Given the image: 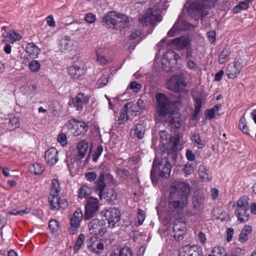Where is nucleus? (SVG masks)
Instances as JSON below:
<instances>
[{"mask_svg":"<svg viewBox=\"0 0 256 256\" xmlns=\"http://www.w3.org/2000/svg\"><path fill=\"white\" fill-rule=\"evenodd\" d=\"M100 172L98 179L97 180V190L100 191L98 196L100 200L104 199L106 202H110L117 198V192L113 188L108 189L106 192H103L106 184H113L114 178L110 173V169L106 162L102 163L99 166Z\"/></svg>","mask_w":256,"mask_h":256,"instance_id":"nucleus-3","label":"nucleus"},{"mask_svg":"<svg viewBox=\"0 0 256 256\" xmlns=\"http://www.w3.org/2000/svg\"><path fill=\"white\" fill-rule=\"evenodd\" d=\"M138 222L139 224H142L145 219V212L143 210L141 209H138Z\"/></svg>","mask_w":256,"mask_h":256,"instance_id":"nucleus-54","label":"nucleus"},{"mask_svg":"<svg viewBox=\"0 0 256 256\" xmlns=\"http://www.w3.org/2000/svg\"><path fill=\"white\" fill-rule=\"evenodd\" d=\"M78 160L74 156V158H68L65 161L67 163V166L70 172H72L76 167V161Z\"/></svg>","mask_w":256,"mask_h":256,"instance_id":"nucleus-41","label":"nucleus"},{"mask_svg":"<svg viewBox=\"0 0 256 256\" xmlns=\"http://www.w3.org/2000/svg\"><path fill=\"white\" fill-rule=\"evenodd\" d=\"M30 70L33 72H36L40 68V63L36 60H32L28 64Z\"/></svg>","mask_w":256,"mask_h":256,"instance_id":"nucleus-43","label":"nucleus"},{"mask_svg":"<svg viewBox=\"0 0 256 256\" xmlns=\"http://www.w3.org/2000/svg\"><path fill=\"white\" fill-rule=\"evenodd\" d=\"M179 256H202V252L196 246L186 245L182 248Z\"/></svg>","mask_w":256,"mask_h":256,"instance_id":"nucleus-19","label":"nucleus"},{"mask_svg":"<svg viewBox=\"0 0 256 256\" xmlns=\"http://www.w3.org/2000/svg\"><path fill=\"white\" fill-rule=\"evenodd\" d=\"M106 221H104V218L102 219L101 220H98V221L97 222V226H100V228L98 229L99 234L102 235L106 231Z\"/></svg>","mask_w":256,"mask_h":256,"instance_id":"nucleus-48","label":"nucleus"},{"mask_svg":"<svg viewBox=\"0 0 256 256\" xmlns=\"http://www.w3.org/2000/svg\"><path fill=\"white\" fill-rule=\"evenodd\" d=\"M249 208V206L246 198L242 196L240 198L237 202V206L236 209Z\"/></svg>","mask_w":256,"mask_h":256,"instance_id":"nucleus-40","label":"nucleus"},{"mask_svg":"<svg viewBox=\"0 0 256 256\" xmlns=\"http://www.w3.org/2000/svg\"><path fill=\"white\" fill-rule=\"evenodd\" d=\"M193 28V26L187 22L178 18L175 22L172 28L168 31V34L172 37L180 31L190 30Z\"/></svg>","mask_w":256,"mask_h":256,"instance_id":"nucleus-13","label":"nucleus"},{"mask_svg":"<svg viewBox=\"0 0 256 256\" xmlns=\"http://www.w3.org/2000/svg\"><path fill=\"white\" fill-rule=\"evenodd\" d=\"M239 128L245 134H249L248 128V127L246 118L244 116H242L238 124Z\"/></svg>","mask_w":256,"mask_h":256,"instance_id":"nucleus-42","label":"nucleus"},{"mask_svg":"<svg viewBox=\"0 0 256 256\" xmlns=\"http://www.w3.org/2000/svg\"><path fill=\"white\" fill-rule=\"evenodd\" d=\"M96 212V198L90 197L85 206L84 218L90 219Z\"/></svg>","mask_w":256,"mask_h":256,"instance_id":"nucleus-21","label":"nucleus"},{"mask_svg":"<svg viewBox=\"0 0 256 256\" xmlns=\"http://www.w3.org/2000/svg\"><path fill=\"white\" fill-rule=\"evenodd\" d=\"M111 256H133V254L130 248L125 246L120 250L118 254L112 253Z\"/></svg>","mask_w":256,"mask_h":256,"instance_id":"nucleus-33","label":"nucleus"},{"mask_svg":"<svg viewBox=\"0 0 256 256\" xmlns=\"http://www.w3.org/2000/svg\"><path fill=\"white\" fill-rule=\"evenodd\" d=\"M88 148V145L84 140L79 142L76 149L73 150V155L78 160L82 159L85 156Z\"/></svg>","mask_w":256,"mask_h":256,"instance_id":"nucleus-23","label":"nucleus"},{"mask_svg":"<svg viewBox=\"0 0 256 256\" xmlns=\"http://www.w3.org/2000/svg\"><path fill=\"white\" fill-rule=\"evenodd\" d=\"M118 172L120 176L124 180L128 179L130 176L128 170L124 168H118Z\"/></svg>","mask_w":256,"mask_h":256,"instance_id":"nucleus-51","label":"nucleus"},{"mask_svg":"<svg viewBox=\"0 0 256 256\" xmlns=\"http://www.w3.org/2000/svg\"><path fill=\"white\" fill-rule=\"evenodd\" d=\"M84 239L85 236L84 234H81L79 235L74 248V250L75 252H78L80 250L84 241Z\"/></svg>","mask_w":256,"mask_h":256,"instance_id":"nucleus-37","label":"nucleus"},{"mask_svg":"<svg viewBox=\"0 0 256 256\" xmlns=\"http://www.w3.org/2000/svg\"><path fill=\"white\" fill-rule=\"evenodd\" d=\"M208 169L204 165H200L198 168L199 174L202 179L208 178Z\"/></svg>","mask_w":256,"mask_h":256,"instance_id":"nucleus-46","label":"nucleus"},{"mask_svg":"<svg viewBox=\"0 0 256 256\" xmlns=\"http://www.w3.org/2000/svg\"><path fill=\"white\" fill-rule=\"evenodd\" d=\"M8 125L10 128H12V126H14L15 128L18 127L19 126V121L18 118H14L9 120Z\"/></svg>","mask_w":256,"mask_h":256,"instance_id":"nucleus-58","label":"nucleus"},{"mask_svg":"<svg viewBox=\"0 0 256 256\" xmlns=\"http://www.w3.org/2000/svg\"><path fill=\"white\" fill-rule=\"evenodd\" d=\"M128 118L127 112L122 111L120 112V116L118 119V124H123Z\"/></svg>","mask_w":256,"mask_h":256,"instance_id":"nucleus-52","label":"nucleus"},{"mask_svg":"<svg viewBox=\"0 0 256 256\" xmlns=\"http://www.w3.org/2000/svg\"><path fill=\"white\" fill-rule=\"evenodd\" d=\"M97 62L100 64H106L108 62V60L104 56L97 54Z\"/></svg>","mask_w":256,"mask_h":256,"instance_id":"nucleus-63","label":"nucleus"},{"mask_svg":"<svg viewBox=\"0 0 256 256\" xmlns=\"http://www.w3.org/2000/svg\"><path fill=\"white\" fill-rule=\"evenodd\" d=\"M172 166L168 158L160 157L156 155L154 158L152 170L150 171V178L152 183H154L157 180V174L162 178H168L170 176L171 172Z\"/></svg>","mask_w":256,"mask_h":256,"instance_id":"nucleus-5","label":"nucleus"},{"mask_svg":"<svg viewBox=\"0 0 256 256\" xmlns=\"http://www.w3.org/2000/svg\"><path fill=\"white\" fill-rule=\"evenodd\" d=\"M155 114L160 118H166L172 130L176 131L181 126L180 114L174 110L172 102L166 94L158 92L156 95Z\"/></svg>","mask_w":256,"mask_h":256,"instance_id":"nucleus-2","label":"nucleus"},{"mask_svg":"<svg viewBox=\"0 0 256 256\" xmlns=\"http://www.w3.org/2000/svg\"><path fill=\"white\" fill-rule=\"evenodd\" d=\"M58 222L56 220H52L48 222V227L52 233H54L58 230Z\"/></svg>","mask_w":256,"mask_h":256,"instance_id":"nucleus-47","label":"nucleus"},{"mask_svg":"<svg viewBox=\"0 0 256 256\" xmlns=\"http://www.w3.org/2000/svg\"><path fill=\"white\" fill-rule=\"evenodd\" d=\"M96 223V220H92L88 224L90 234L92 235L88 238L86 241L88 250L94 253L96 252L95 242H96V228L94 225Z\"/></svg>","mask_w":256,"mask_h":256,"instance_id":"nucleus-17","label":"nucleus"},{"mask_svg":"<svg viewBox=\"0 0 256 256\" xmlns=\"http://www.w3.org/2000/svg\"><path fill=\"white\" fill-rule=\"evenodd\" d=\"M129 18L126 15L123 14L122 16V20L120 21L118 25H117V28L121 30L123 28H128L130 24Z\"/></svg>","mask_w":256,"mask_h":256,"instance_id":"nucleus-34","label":"nucleus"},{"mask_svg":"<svg viewBox=\"0 0 256 256\" xmlns=\"http://www.w3.org/2000/svg\"><path fill=\"white\" fill-rule=\"evenodd\" d=\"M180 58V56L174 52L168 51L163 56L161 64L162 69L166 72L172 71L173 67L176 64L178 60Z\"/></svg>","mask_w":256,"mask_h":256,"instance_id":"nucleus-8","label":"nucleus"},{"mask_svg":"<svg viewBox=\"0 0 256 256\" xmlns=\"http://www.w3.org/2000/svg\"><path fill=\"white\" fill-rule=\"evenodd\" d=\"M190 192V184L183 181L172 182L170 189L168 206L167 212L172 216L181 215L188 203Z\"/></svg>","mask_w":256,"mask_h":256,"instance_id":"nucleus-1","label":"nucleus"},{"mask_svg":"<svg viewBox=\"0 0 256 256\" xmlns=\"http://www.w3.org/2000/svg\"><path fill=\"white\" fill-rule=\"evenodd\" d=\"M118 12L114 11L109 12L103 18V22L110 27H115L116 20Z\"/></svg>","mask_w":256,"mask_h":256,"instance_id":"nucleus-24","label":"nucleus"},{"mask_svg":"<svg viewBox=\"0 0 256 256\" xmlns=\"http://www.w3.org/2000/svg\"><path fill=\"white\" fill-rule=\"evenodd\" d=\"M44 170V168L38 163H34L30 167V172L35 174H40Z\"/></svg>","mask_w":256,"mask_h":256,"instance_id":"nucleus-32","label":"nucleus"},{"mask_svg":"<svg viewBox=\"0 0 256 256\" xmlns=\"http://www.w3.org/2000/svg\"><path fill=\"white\" fill-rule=\"evenodd\" d=\"M135 106L132 102H128L124 104L123 107L124 112H126L128 110H130L132 112H135Z\"/></svg>","mask_w":256,"mask_h":256,"instance_id":"nucleus-55","label":"nucleus"},{"mask_svg":"<svg viewBox=\"0 0 256 256\" xmlns=\"http://www.w3.org/2000/svg\"><path fill=\"white\" fill-rule=\"evenodd\" d=\"M196 164H194L193 162H188L185 165L184 168V172L186 176L193 172L194 168L196 167Z\"/></svg>","mask_w":256,"mask_h":256,"instance_id":"nucleus-44","label":"nucleus"},{"mask_svg":"<svg viewBox=\"0 0 256 256\" xmlns=\"http://www.w3.org/2000/svg\"><path fill=\"white\" fill-rule=\"evenodd\" d=\"M186 86L184 76L178 74L172 76L166 83V88L174 92L184 91Z\"/></svg>","mask_w":256,"mask_h":256,"instance_id":"nucleus-7","label":"nucleus"},{"mask_svg":"<svg viewBox=\"0 0 256 256\" xmlns=\"http://www.w3.org/2000/svg\"><path fill=\"white\" fill-rule=\"evenodd\" d=\"M51 188L50 194H57L60 191L59 182L56 180H53L51 184Z\"/></svg>","mask_w":256,"mask_h":256,"instance_id":"nucleus-39","label":"nucleus"},{"mask_svg":"<svg viewBox=\"0 0 256 256\" xmlns=\"http://www.w3.org/2000/svg\"><path fill=\"white\" fill-rule=\"evenodd\" d=\"M144 101L142 99H138L137 101V106L139 107V110H135V115L138 114H140L142 112L144 111V110L145 109L144 106Z\"/></svg>","mask_w":256,"mask_h":256,"instance_id":"nucleus-53","label":"nucleus"},{"mask_svg":"<svg viewBox=\"0 0 256 256\" xmlns=\"http://www.w3.org/2000/svg\"><path fill=\"white\" fill-rule=\"evenodd\" d=\"M67 126L68 129L72 130V132L75 136L84 134L88 128V124L85 122L78 120L74 118L68 120Z\"/></svg>","mask_w":256,"mask_h":256,"instance_id":"nucleus-11","label":"nucleus"},{"mask_svg":"<svg viewBox=\"0 0 256 256\" xmlns=\"http://www.w3.org/2000/svg\"><path fill=\"white\" fill-rule=\"evenodd\" d=\"M171 42L180 50L186 48L190 44L188 38L184 36L172 40Z\"/></svg>","mask_w":256,"mask_h":256,"instance_id":"nucleus-26","label":"nucleus"},{"mask_svg":"<svg viewBox=\"0 0 256 256\" xmlns=\"http://www.w3.org/2000/svg\"><path fill=\"white\" fill-rule=\"evenodd\" d=\"M86 180L90 182H93L96 178V174L94 172H88L85 174Z\"/></svg>","mask_w":256,"mask_h":256,"instance_id":"nucleus-59","label":"nucleus"},{"mask_svg":"<svg viewBox=\"0 0 256 256\" xmlns=\"http://www.w3.org/2000/svg\"><path fill=\"white\" fill-rule=\"evenodd\" d=\"M58 45L62 52L76 50L78 48L77 42L67 36L60 40Z\"/></svg>","mask_w":256,"mask_h":256,"instance_id":"nucleus-12","label":"nucleus"},{"mask_svg":"<svg viewBox=\"0 0 256 256\" xmlns=\"http://www.w3.org/2000/svg\"><path fill=\"white\" fill-rule=\"evenodd\" d=\"M83 214L82 210H77L74 214L70 218V228L69 232L70 234H74L80 226V223L82 220Z\"/></svg>","mask_w":256,"mask_h":256,"instance_id":"nucleus-18","label":"nucleus"},{"mask_svg":"<svg viewBox=\"0 0 256 256\" xmlns=\"http://www.w3.org/2000/svg\"><path fill=\"white\" fill-rule=\"evenodd\" d=\"M58 142L62 145L66 144V136L65 134L61 133L58 137Z\"/></svg>","mask_w":256,"mask_h":256,"instance_id":"nucleus-57","label":"nucleus"},{"mask_svg":"<svg viewBox=\"0 0 256 256\" xmlns=\"http://www.w3.org/2000/svg\"><path fill=\"white\" fill-rule=\"evenodd\" d=\"M108 82V79L106 77L100 78L98 80V84L99 86L98 87V88H102L103 86H105L106 84Z\"/></svg>","mask_w":256,"mask_h":256,"instance_id":"nucleus-60","label":"nucleus"},{"mask_svg":"<svg viewBox=\"0 0 256 256\" xmlns=\"http://www.w3.org/2000/svg\"><path fill=\"white\" fill-rule=\"evenodd\" d=\"M172 229L173 236L176 240H180L183 238L186 232V225L184 223L176 220L175 221Z\"/></svg>","mask_w":256,"mask_h":256,"instance_id":"nucleus-20","label":"nucleus"},{"mask_svg":"<svg viewBox=\"0 0 256 256\" xmlns=\"http://www.w3.org/2000/svg\"><path fill=\"white\" fill-rule=\"evenodd\" d=\"M160 142L164 147L163 154H165V150L170 147V151H176L180 142L178 136H171L165 130H160L159 133Z\"/></svg>","mask_w":256,"mask_h":256,"instance_id":"nucleus-6","label":"nucleus"},{"mask_svg":"<svg viewBox=\"0 0 256 256\" xmlns=\"http://www.w3.org/2000/svg\"><path fill=\"white\" fill-rule=\"evenodd\" d=\"M134 134L138 139H142L144 138L146 128L142 124H138L135 126L134 128Z\"/></svg>","mask_w":256,"mask_h":256,"instance_id":"nucleus-30","label":"nucleus"},{"mask_svg":"<svg viewBox=\"0 0 256 256\" xmlns=\"http://www.w3.org/2000/svg\"><path fill=\"white\" fill-rule=\"evenodd\" d=\"M84 19L88 22L92 23L96 20V16L92 13H88L86 15Z\"/></svg>","mask_w":256,"mask_h":256,"instance_id":"nucleus-56","label":"nucleus"},{"mask_svg":"<svg viewBox=\"0 0 256 256\" xmlns=\"http://www.w3.org/2000/svg\"><path fill=\"white\" fill-rule=\"evenodd\" d=\"M3 36L9 38L12 41L18 40L21 38V36L14 32H10L6 33V35L4 34Z\"/></svg>","mask_w":256,"mask_h":256,"instance_id":"nucleus-45","label":"nucleus"},{"mask_svg":"<svg viewBox=\"0 0 256 256\" xmlns=\"http://www.w3.org/2000/svg\"><path fill=\"white\" fill-rule=\"evenodd\" d=\"M230 52L229 49H224L220 53L219 58L218 62L220 64H224L226 59L228 58Z\"/></svg>","mask_w":256,"mask_h":256,"instance_id":"nucleus-38","label":"nucleus"},{"mask_svg":"<svg viewBox=\"0 0 256 256\" xmlns=\"http://www.w3.org/2000/svg\"><path fill=\"white\" fill-rule=\"evenodd\" d=\"M40 51V48L33 43H29L26 46V52L28 56L32 58H36Z\"/></svg>","mask_w":256,"mask_h":256,"instance_id":"nucleus-27","label":"nucleus"},{"mask_svg":"<svg viewBox=\"0 0 256 256\" xmlns=\"http://www.w3.org/2000/svg\"><path fill=\"white\" fill-rule=\"evenodd\" d=\"M92 189L86 186H83L79 190L78 196L80 198H86L92 193Z\"/></svg>","mask_w":256,"mask_h":256,"instance_id":"nucleus-35","label":"nucleus"},{"mask_svg":"<svg viewBox=\"0 0 256 256\" xmlns=\"http://www.w3.org/2000/svg\"><path fill=\"white\" fill-rule=\"evenodd\" d=\"M58 152L54 148H50L45 152L44 158L46 163L50 166H54L58 161Z\"/></svg>","mask_w":256,"mask_h":256,"instance_id":"nucleus-22","label":"nucleus"},{"mask_svg":"<svg viewBox=\"0 0 256 256\" xmlns=\"http://www.w3.org/2000/svg\"><path fill=\"white\" fill-rule=\"evenodd\" d=\"M187 159L190 161H193L195 159V155L191 150H187L186 154Z\"/></svg>","mask_w":256,"mask_h":256,"instance_id":"nucleus-61","label":"nucleus"},{"mask_svg":"<svg viewBox=\"0 0 256 256\" xmlns=\"http://www.w3.org/2000/svg\"><path fill=\"white\" fill-rule=\"evenodd\" d=\"M252 232V227L249 225H246L242 230L240 235V240L242 242L246 241L248 240V236Z\"/></svg>","mask_w":256,"mask_h":256,"instance_id":"nucleus-31","label":"nucleus"},{"mask_svg":"<svg viewBox=\"0 0 256 256\" xmlns=\"http://www.w3.org/2000/svg\"><path fill=\"white\" fill-rule=\"evenodd\" d=\"M128 88L132 90L134 92H138L141 90L142 86L140 84L136 81H133L130 84Z\"/></svg>","mask_w":256,"mask_h":256,"instance_id":"nucleus-50","label":"nucleus"},{"mask_svg":"<svg viewBox=\"0 0 256 256\" xmlns=\"http://www.w3.org/2000/svg\"><path fill=\"white\" fill-rule=\"evenodd\" d=\"M37 90V86L36 84H32L28 88V90L25 92L27 94H30L36 92Z\"/></svg>","mask_w":256,"mask_h":256,"instance_id":"nucleus-62","label":"nucleus"},{"mask_svg":"<svg viewBox=\"0 0 256 256\" xmlns=\"http://www.w3.org/2000/svg\"><path fill=\"white\" fill-rule=\"evenodd\" d=\"M176 151L174 152H172L170 151V147L168 148V149L165 150V154H163V153L162 154V157L165 156L166 158H168V160L170 158H172L174 160H176L177 156L176 154H174Z\"/></svg>","mask_w":256,"mask_h":256,"instance_id":"nucleus-49","label":"nucleus"},{"mask_svg":"<svg viewBox=\"0 0 256 256\" xmlns=\"http://www.w3.org/2000/svg\"><path fill=\"white\" fill-rule=\"evenodd\" d=\"M242 68V60L236 59L234 62L230 64L226 68V75L230 78H234L238 76Z\"/></svg>","mask_w":256,"mask_h":256,"instance_id":"nucleus-14","label":"nucleus"},{"mask_svg":"<svg viewBox=\"0 0 256 256\" xmlns=\"http://www.w3.org/2000/svg\"><path fill=\"white\" fill-rule=\"evenodd\" d=\"M88 99L87 95L84 93H79L76 97L70 100L68 104L71 107L76 108V110L80 111L88 103Z\"/></svg>","mask_w":256,"mask_h":256,"instance_id":"nucleus-15","label":"nucleus"},{"mask_svg":"<svg viewBox=\"0 0 256 256\" xmlns=\"http://www.w3.org/2000/svg\"><path fill=\"white\" fill-rule=\"evenodd\" d=\"M48 201L51 206V209L52 210H58L60 208H64L68 205L66 200L65 198L60 200L58 196V194H50Z\"/></svg>","mask_w":256,"mask_h":256,"instance_id":"nucleus-16","label":"nucleus"},{"mask_svg":"<svg viewBox=\"0 0 256 256\" xmlns=\"http://www.w3.org/2000/svg\"><path fill=\"white\" fill-rule=\"evenodd\" d=\"M216 0H188L184 4L187 12L192 18H202L208 14L206 8L214 6Z\"/></svg>","mask_w":256,"mask_h":256,"instance_id":"nucleus-4","label":"nucleus"},{"mask_svg":"<svg viewBox=\"0 0 256 256\" xmlns=\"http://www.w3.org/2000/svg\"><path fill=\"white\" fill-rule=\"evenodd\" d=\"M206 117L207 118L212 120L214 118V112L212 108L206 110Z\"/></svg>","mask_w":256,"mask_h":256,"instance_id":"nucleus-64","label":"nucleus"},{"mask_svg":"<svg viewBox=\"0 0 256 256\" xmlns=\"http://www.w3.org/2000/svg\"><path fill=\"white\" fill-rule=\"evenodd\" d=\"M194 145L198 148H202L206 144V142L201 138L199 134L194 133L191 136Z\"/></svg>","mask_w":256,"mask_h":256,"instance_id":"nucleus-29","label":"nucleus"},{"mask_svg":"<svg viewBox=\"0 0 256 256\" xmlns=\"http://www.w3.org/2000/svg\"><path fill=\"white\" fill-rule=\"evenodd\" d=\"M102 219L107 221L109 228H114V225L120 219V213L118 210L110 208L105 211H102L100 214Z\"/></svg>","mask_w":256,"mask_h":256,"instance_id":"nucleus-9","label":"nucleus"},{"mask_svg":"<svg viewBox=\"0 0 256 256\" xmlns=\"http://www.w3.org/2000/svg\"><path fill=\"white\" fill-rule=\"evenodd\" d=\"M213 256H226L227 252L225 248L220 246H215L212 251Z\"/></svg>","mask_w":256,"mask_h":256,"instance_id":"nucleus-36","label":"nucleus"},{"mask_svg":"<svg viewBox=\"0 0 256 256\" xmlns=\"http://www.w3.org/2000/svg\"><path fill=\"white\" fill-rule=\"evenodd\" d=\"M248 210L249 208L236 209V216L238 220L240 222H244L248 220L249 218Z\"/></svg>","mask_w":256,"mask_h":256,"instance_id":"nucleus-28","label":"nucleus"},{"mask_svg":"<svg viewBox=\"0 0 256 256\" xmlns=\"http://www.w3.org/2000/svg\"><path fill=\"white\" fill-rule=\"evenodd\" d=\"M162 20L161 10L156 7L149 8L148 10L140 18V22H148L154 25Z\"/></svg>","mask_w":256,"mask_h":256,"instance_id":"nucleus-10","label":"nucleus"},{"mask_svg":"<svg viewBox=\"0 0 256 256\" xmlns=\"http://www.w3.org/2000/svg\"><path fill=\"white\" fill-rule=\"evenodd\" d=\"M67 72L73 78H79L84 73V70L77 65H73L68 67Z\"/></svg>","mask_w":256,"mask_h":256,"instance_id":"nucleus-25","label":"nucleus"}]
</instances>
